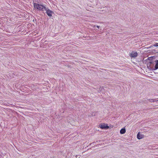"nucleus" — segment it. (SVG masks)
I'll return each mask as SVG.
<instances>
[{"label": "nucleus", "mask_w": 158, "mask_h": 158, "mask_svg": "<svg viewBox=\"0 0 158 158\" xmlns=\"http://www.w3.org/2000/svg\"><path fill=\"white\" fill-rule=\"evenodd\" d=\"M34 6L35 9L42 11H44V10H45V8H46L44 6L38 4L36 3H34Z\"/></svg>", "instance_id": "1"}, {"label": "nucleus", "mask_w": 158, "mask_h": 158, "mask_svg": "<svg viewBox=\"0 0 158 158\" xmlns=\"http://www.w3.org/2000/svg\"><path fill=\"white\" fill-rule=\"evenodd\" d=\"M45 10H46V13L49 17H51L52 14L54 13L52 11L49 9L48 8L46 7Z\"/></svg>", "instance_id": "2"}, {"label": "nucleus", "mask_w": 158, "mask_h": 158, "mask_svg": "<svg viewBox=\"0 0 158 158\" xmlns=\"http://www.w3.org/2000/svg\"><path fill=\"white\" fill-rule=\"evenodd\" d=\"M129 55L131 57L135 58L137 56L138 54L136 52L134 51H132L131 53H130Z\"/></svg>", "instance_id": "3"}, {"label": "nucleus", "mask_w": 158, "mask_h": 158, "mask_svg": "<svg viewBox=\"0 0 158 158\" xmlns=\"http://www.w3.org/2000/svg\"><path fill=\"white\" fill-rule=\"evenodd\" d=\"M155 65L154 67H152L151 68L152 70H156L158 69V60L155 61Z\"/></svg>", "instance_id": "4"}, {"label": "nucleus", "mask_w": 158, "mask_h": 158, "mask_svg": "<svg viewBox=\"0 0 158 158\" xmlns=\"http://www.w3.org/2000/svg\"><path fill=\"white\" fill-rule=\"evenodd\" d=\"M144 135L142 134H141L140 132H139L137 135V138L138 139H141L144 138Z\"/></svg>", "instance_id": "5"}, {"label": "nucleus", "mask_w": 158, "mask_h": 158, "mask_svg": "<svg viewBox=\"0 0 158 158\" xmlns=\"http://www.w3.org/2000/svg\"><path fill=\"white\" fill-rule=\"evenodd\" d=\"M100 127L102 129H107L109 128V127L108 126L106 125L105 124H104L101 125Z\"/></svg>", "instance_id": "6"}, {"label": "nucleus", "mask_w": 158, "mask_h": 158, "mask_svg": "<svg viewBox=\"0 0 158 158\" xmlns=\"http://www.w3.org/2000/svg\"><path fill=\"white\" fill-rule=\"evenodd\" d=\"M126 130L124 128L122 129L120 131V133L121 134H124Z\"/></svg>", "instance_id": "7"}, {"label": "nucleus", "mask_w": 158, "mask_h": 158, "mask_svg": "<svg viewBox=\"0 0 158 158\" xmlns=\"http://www.w3.org/2000/svg\"><path fill=\"white\" fill-rule=\"evenodd\" d=\"M150 101V102H154L155 101V100L154 99H151L149 100Z\"/></svg>", "instance_id": "8"}, {"label": "nucleus", "mask_w": 158, "mask_h": 158, "mask_svg": "<svg viewBox=\"0 0 158 158\" xmlns=\"http://www.w3.org/2000/svg\"><path fill=\"white\" fill-rule=\"evenodd\" d=\"M153 46L155 47L158 46V43H156L153 44Z\"/></svg>", "instance_id": "9"}, {"label": "nucleus", "mask_w": 158, "mask_h": 158, "mask_svg": "<svg viewBox=\"0 0 158 158\" xmlns=\"http://www.w3.org/2000/svg\"><path fill=\"white\" fill-rule=\"evenodd\" d=\"M103 89V88L102 87H100L99 88V90L100 91H102Z\"/></svg>", "instance_id": "10"}, {"label": "nucleus", "mask_w": 158, "mask_h": 158, "mask_svg": "<svg viewBox=\"0 0 158 158\" xmlns=\"http://www.w3.org/2000/svg\"><path fill=\"white\" fill-rule=\"evenodd\" d=\"M97 27L98 28H99V27H100V26H97Z\"/></svg>", "instance_id": "11"}, {"label": "nucleus", "mask_w": 158, "mask_h": 158, "mask_svg": "<svg viewBox=\"0 0 158 158\" xmlns=\"http://www.w3.org/2000/svg\"><path fill=\"white\" fill-rule=\"evenodd\" d=\"M157 99H158V100H157L156 101H156H156H158V98Z\"/></svg>", "instance_id": "12"}, {"label": "nucleus", "mask_w": 158, "mask_h": 158, "mask_svg": "<svg viewBox=\"0 0 158 158\" xmlns=\"http://www.w3.org/2000/svg\"><path fill=\"white\" fill-rule=\"evenodd\" d=\"M77 156H76V157L77 158Z\"/></svg>", "instance_id": "13"}]
</instances>
